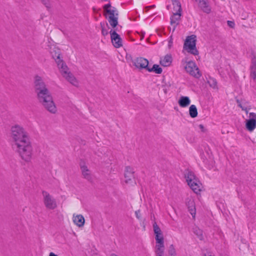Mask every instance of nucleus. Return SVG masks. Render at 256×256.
<instances>
[{
  "label": "nucleus",
  "mask_w": 256,
  "mask_h": 256,
  "mask_svg": "<svg viewBox=\"0 0 256 256\" xmlns=\"http://www.w3.org/2000/svg\"><path fill=\"white\" fill-rule=\"evenodd\" d=\"M134 66L140 69H146L147 70L148 67V61L147 59L144 58H137L134 62Z\"/></svg>",
  "instance_id": "9b49d317"
},
{
  "label": "nucleus",
  "mask_w": 256,
  "mask_h": 256,
  "mask_svg": "<svg viewBox=\"0 0 256 256\" xmlns=\"http://www.w3.org/2000/svg\"><path fill=\"white\" fill-rule=\"evenodd\" d=\"M184 176L188 184L197 180L194 172L192 171L187 170Z\"/></svg>",
  "instance_id": "5701e85b"
},
{
  "label": "nucleus",
  "mask_w": 256,
  "mask_h": 256,
  "mask_svg": "<svg viewBox=\"0 0 256 256\" xmlns=\"http://www.w3.org/2000/svg\"><path fill=\"white\" fill-rule=\"evenodd\" d=\"M186 206L188 211L192 214L193 218H195L196 210L195 208V203L194 200H188L186 201Z\"/></svg>",
  "instance_id": "4468645a"
},
{
  "label": "nucleus",
  "mask_w": 256,
  "mask_h": 256,
  "mask_svg": "<svg viewBox=\"0 0 256 256\" xmlns=\"http://www.w3.org/2000/svg\"><path fill=\"white\" fill-rule=\"evenodd\" d=\"M49 256H58L56 254H54V252H51Z\"/></svg>",
  "instance_id": "a19ab883"
},
{
  "label": "nucleus",
  "mask_w": 256,
  "mask_h": 256,
  "mask_svg": "<svg viewBox=\"0 0 256 256\" xmlns=\"http://www.w3.org/2000/svg\"><path fill=\"white\" fill-rule=\"evenodd\" d=\"M238 106L242 110H246V106H244L242 104H238Z\"/></svg>",
  "instance_id": "58836bf2"
},
{
  "label": "nucleus",
  "mask_w": 256,
  "mask_h": 256,
  "mask_svg": "<svg viewBox=\"0 0 256 256\" xmlns=\"http://www.w3.org/2000/svg\"><path fill=\"white\" fill-rule=\"evenodd\" d=\"M116 30H111L110 34L113 46L116 48H118L122 46V42L120 36L116 33Z\"/></svg>",
  "instance_id": "6e6552de"
},
{
  "label": "nucleus",
  "mask_w": 256,
  "mask_h": 256,
  "mask_svg": "<svg viewBox=\"0 0 256 256\" xmlns=\"http://www.w3.org/2000/svg\"><path fill=\"white\" fill-rule=\"evenodd\" d=\"M153 228L154 234L156 235L155 239L157 238L158 237V238H160L161 236H163L162 230L156 222L153 224Z\"/></svg>",
  "instance_id": "b1692460"
},
{
  "label": "nucleus",
  "mask_w": 256,
  "mask_h": 256,
  "mask_svg": "<svg viewBox=\"0 0 256 256\" xmlns=\"http://www.w3.org/2000/svg\"><path fill=\"white\" fill-rule=\"evenodd\" d=\"M182 13L174 12L173 14L170 17V24L173 26L172 32H174L177 26L179 24L180 20Z\"/></svg>",
  "instance_id": "f8f14e48"
},
{
  "label": "nucleus",
  "mask_w": 256,
  "mask_h": 256,
  "mask_svg": "<svg viewBox=\"0 0 256 256\" xmlns=\"http://www.w3.org/2000/svg\"><path fill=\"white\" fill-rule=\"evenodd\" d=\"M246 110H244L245 111L246 113L248 114V110L250 109V108H248L246 107L245 108Z\"/></svg>",
  "instance_id": "ea45409f"
},
{
  "label": "nucleus",
  "mask_w": 256,
  "mask_h": 256,
  "mask_svg": "<svg viewBox=\"0 0 256 256\" xmlns=\"http://www.w3.org/2000/svg\"><path fill=\"white\" fill-rule=\"evenodd\" d=\"M184 68L187 72L196 78H199L202 76L198 68L193 61L188 62Z\"/></svg>",
  "instance_id": "423d86ee"
},
{
  "label": "nucleus",
  "mask_w": 256,
  "mask_h": 256,
  "mask_svg": "<svg viewBox=\"0 0 256 256\" xmlns=\"http://www.w3.org/2000/svg\"><path fill=\"white\" fill-rule=\"evenodd\" d=\"M227 23H228V25L230 27V28H234V22L233 21H230V20H228L227 22Z\"/></svg>",
  "instance_id": "c9c22d12"
},
{
  "label": "nucleus",
  "mask_w": 256,
  "mask_h": 256,
  "mask_svg": "<svg viewBox=\"0 0 256 256\" xmlns=\"http://www.w3.org/2000/svg\"><path fill=\"white\" fill-rule=\"evenodd\" d=\"M193 232L200 240H202V238H203L202 232L200 229L196 227L194 228H193Z\"/></svg>",
  "instance_id": "c85d7f7f"
},
{
  "label": "nucleus",
  "mask_w": 256,
  "mask_h": 256,
  "mask_svg": "<svg viewBox=\"0 0 256 256\" xmlns=\"http://www.w3.org/2000/svg\"><path fill=\"white\" fill-rule=\"evenodd\" d=\"M64 77L68 82L74 86L78 84V82L74 76L70 72L66 74H64Z\"/></svg>",
  "instance_id": "4be33fe9"
},
{
  "label": "nucleus",
  "mask_w": 256,
  "mask_h": 256,
  "mask_svg": "<svg viewBox=\"0 0 256 256\" xmlns=\"http://www.w3.org/2000/svg\"><path fill=\"white\" fill-rule=\"evenodd\" d=\"M178 104L182 108H185L188 106L190 103V100L188 96H182L178 101Z\"/></svg>",
  "instance_id": "6ab92c4d"
},
{
  "label": "nucleus",
  "mask_w": 256,
  "mask_h": 256,
  "mask_svg": "<svg viewBox=\"0 0 256 256\" xmlns=\"http://www.w3.org/2000/svg\"><path fill=\"white\" fill-rule=\"evenodd\" d=\"M147 70L149 72H154L157 74H160L162 72V68L159 65L156 64H154L152 68L148 67Z\"/></svg>",
  "instance_id": "a878e982"
},
{
  "label": "nucleus",
  "mask_w": 256,
  "mask_h": 256,
  "mask_svg": "<svg viewBox=\"0 0 256 256\" xmlns=\"http://www.w3.org/2000/svg\"><path fill=\"white\" fill-rule=\"evenodd\" d=\"M103 9L104 16L112 28H114L118 24V10L115 7L112 6L110 2L103 6Z\"/></svg>",
  "instance_id": "7ed1b4c3"
},
{
  "label": "nucleus",
  "mask_w": 256,
  "mask_h": 256,
  "mask_svg": "<svg viewBox=\"0 0 256 256\" xmlns=\"http://www.w3.org/2000/svg\"><path fill=\"white\" fill-rule=\"evenodd\" d=\"M154 7H155V5H152V6H148V7H146V8H154Z\"/></svg>",
  "instance_id": "37998d69"
},
{
  "label": "nucleus",
  "mask_w": 256,
  "mask_h": 256,
  "mask_svg": "<svg viewBox=\"0 0 256 256\" xmlns=\"http://www.w3.org/2000/svg\"><path fill=\"white\" fill-rule=\"evenodd\" d=\"M164 248H158L156 246L155 252L156 256H163Z\"/></svg>",
  "instance_id": "7c9ffc66"
},
{
  "label": "nucleus",
  "mask_w": 256,
  "mask_h": 256,
  "mask_svg": "<svg viewBox=\"0 0 256 256\" xmlns=\"http://www.w3.org/2000/svg\"><path fill=\"white\" fill-rule=\"evenodd\" d=\"M189 114L191 118H194L198 116V110L195 105L192 104L189 108Z\"/></svg>",
  "instance_id": "bb28decb"
},
{
  "label": "nucleus",
  "mask_w": 256,
  "mask_h": 256,
  "mask_svg": "<svg viewBox=\"0 0 256 256\" xmlns=\"http://www.w3.org/2000/svg\"><path fill=\"white\" fill-rule=\"evenodd\" d=\"M172 62V57L170 54L166 55L163 58L160 60V64L164 66H169Z\"/></svg>",
  "instance_id": "412c9836"
},
{
  "label": "nucleus",
  "mask_w": 256,
  "mask_h": 256,
  "mask_svg": "<svg viewBox=\"0 0 256 256\" xmlns=\"http://www.w3.org/2000/svg\"><path fill=\"white\" fill-rule=\"evenodd\" d=\"M172 2L174 6V10L176 11L175 12L182 13V8L180 2L178 0H172Z\"/></svg>",
  "instance_id": "393cba45"
},
{
  "label": "nucleus",
  "mask_w": 256,
  "mask_h": 256,
  "mask_svg": "<svg viewBox=\"0 0 256 256\" xmlns=\"http://www.w3.org/2000/svg\"><path fill=\"white\" fill-rule=\"evenodd\" d=\"M236 103L238 104H238H242V103L240 102V100H239L238 99H237V100H236Z\"/></svg>",
  "instance_id": "79ce46f5"
},
{
  "label": "nucleus",
  "mask_w": 256,
  "mask_h": 256,
  "mask_svg": "<svg viewBox=\"0 0 256 256\" xmlns=\"http://www.w3.org/2000/svg\"><path fill=\"white\" fill-rule=\"evenodd\" d=\"M42 194L44 197V203L45 206L50 210H54L57 207L56 200L48 192L43 190Z\"/></svg>",
  "instance_id": "39448f33"
},
{
  "label": "nucleus",
  "mask_w": 256,
  "mask_h": 256,
  "mask_svg": "<svg viewBox=\"0 0 256 256\" xmlns=\"http://www.w3.org/2000/svg\"><path fill=\"white\" fill-rule=\"evenodd\" d=\"M250 118L246 120V128L250 132H252L256 128V114L250 112Z\"/></svg>",
  "instance_id": "1a4fd4ad"
},
{
  "label": "nucleus",
  "mask_w": 256,
  "mask_h": 256,
  "mask_svg": "<svg viewBox=\"0 0 256 256\" xmlns=\"http://www.w3.org/2000/svg\"><path fill=\"white\" fill-rule=\"evenodd\" d=\"M100 27H101V28H102V34L104 36L108 35V30L104 28V24L102 23L101 22L100 24Z\"/></svg>",
  "instance_id": "2f4dec72"
},
{
  "label": "nucleus",
  "mask_w": 256,
  "mask_h": 256,
  "mask_svg": "<svg viewBox=\"0 0 256 256\" xmlns=\"http://www.w3.org/2000/svg\"><path fill=\"white\" fill-rule=\"evenodd\" d=\"M172 44V36H170V38L168 40V47L169 48H170Z\"/></svg>",
  "instance_id": "e433bc0d"
},
{
  "label": "nucleus",
  "mask_w": 256,
  "mask_h": 256,
  "mask_svg": "<svg viewBox=\"0 0 256 256\" xmlns=\"http://www.w3.org/2000/svg\"><path fill=\"white\" fill-rule=\"evenodd\" d=\"M56 63L58 68H60V72L63 76L64 74H66L68 73L69 72L68 71V67L62 60H58V61H57Z\"/></svg>",
  "instance_id": "ddd939ff"
},
{
  "label": "nucleus",
  "mask_w": 256,
  "mask_h": 256,
  "mask_svg": "<svg viewBox=\"0 0 256 256\" xmlns=\"http://www.w3.org/2000/svg\"><path fill=\"white\" fill-rule=\"evenodd\" d=\"M188 185L195 193L198 194L200 192L202 184L198 179L192 182L191 184H189Z\"/></svg>",
  "instance_id": "2eb2a0df"
},
{
  "label": "nucleus",
  "mask_w": 256,
  "mask_h": 256,
  "mask_svg": "<svg viewBox=\"0 0 256 256\" xmlns=\"http://www.w3.org/2000/svg\"><path fill=\"white\" fill-rule=\"evenodd\" d=\"M10 132L12 149L22 160L26 162L30 161L32 148L28 133L18 124L12 126Z\"/></svg>",
  "instance_id": "f257e3e1"
},
{
  "label": "nucleus",
  "mask_w": 256,
  "mask_h": 256,
  "mask_svg": "<svg viewBox=\"0 0 256 256\" xmlns=\"http://www.w3.org/2000/svg\"><path fill=\"white\" fill-rule=\"evenodd\" d=\"M73 222L78 227H82L84 226L85 220L84 217L82 214H78L76 216H74Z\"/></svg>",
  "instance_id": "f3484780"
},
{
  "label": "nucleus",
  "mask_w": 256,
  "mask_h": 256,
  "mask_svg": "<svg viewBox=\"0 0 256 256\" xmlns=\"http://www.w3.org/2000/svg\"><path fill=\"white\" fill-rule=\"evenodd\" d=\"M110 256H118L116 254H111Z\"/></svg>",
  "instance_id": "c03bdc74"
},
{
  "label": "nucleus",
  "mask_w": 256,
  "mask_h": 256,
  "mask_svg": "<svg viewBox=\"0 0 256 256\" xmlns=\"http://www.w3.org/2000/svg\"><path fill=\"white\" fill-rule=\"evenodd\" d=\"M134 171L131 167L127 166L125 168L124 178L125 182L128 184L134 185L136 184Z\"/></svg>",
  "instance_id": "0eeeda50"
},
{
  "label": "nucleus",
  "mask_w": 256,
  "mask_h": 256,
  "mask_svg": "<svg viewBox=\"0 0 256 256\" xmlns=\"http://www.w3.org/2000/svg\"><path fill=\"white\" fill-rule=\"evenodd\" d=\"M135 214H136V218H138V220H140L141 219V216H140V210H138L136 211L135 212Z\"/></svg>",
  "instance_id": "f704fd0d"
},
{
  "label": "nucleus",
  "mask_w": 256,
  "mask_h": 256,
  "mask_svg": "<svg viewBox=\"0 0 256 256\" xmlns=\"http://www.w3.org/2000/svg\"><path fill=\"white\" fill-rule=\"evenodd\" d=\"M34 90L36 94L37 99L42 106L50 112L54 114L57 108L54 102L51 93L42 77L36 76L34 78Z\"/></svg>",
  "instance_id": "f03ea898"
},
{
  "label": "nucleus",
  "mask_w": 256,
  "mask_h": 256,
  "mask_svg": "<svg viewBox=\"0 0 256 256\" xmlns=\"http://www.w3.org/2000/svg\"><path fill=\"white\" fill-rule=\"evenodd\" d=\"M198 6L202 11L206 13L209 14L211 11L210 8L206 0H200Z\"/></svg>",
  "instance_id": "a211bd4d"
},
{
  "label": "nucleus",
  "mask_w": 256,
  "mask_h": 256,
  "mask_svg": "<svg viewBox=\"0 0 256 256\" xmlns=\"http://www.w3.org/2000/svg\"><path fill=\"white\" fill-rule=\"evenodd\" d=\"M80 166L84 178L88 181L92 182V178L90 172L88 169L87 166L86 165L85 162L83 161H81L80 162Z\"/></svg>",
  "instance_id": "9d476101"
},
{
  "label": "nucleus",
  "mask_w": 256,
  "mask_h": 256,
  "mask_svg": "<svg viewBox=\"0 0 256 256\" xmlns=\"http://www.w3.org/2000/svg\"><path fill=\"white\" fill-rule=\"evenodd\" d=\"M176 254H173L172 255H170V256H176Z\"/></svg>",
  "instance_id": "a18cd8bd"
},
{
  "label": "nucleus",
  "mask_w": 256,
  "mask_h": 256,
  "mask_svg": "<svg viewBox=\"0 0 256 256\" xmlns=\"http://www.w3.org/2000/svg\"><path fill=\"white\" fill-rule=\"evenodd\" d=\"M199 128L201 130L202 132H205L206 130H205L204 128V126L202 124H200L199 125Z\"/></svg>",
  "instance_id": "4c0bfd02"
},
{
  "label": "nucleus",
  "mask_w": 256,
  "mask_h": 256,
  "mask_svg": "<svg viewBox=\"0 0 256 256\" xmlns=\"http://www.w3.org/2000/svg\"><path fill=\"white\" fill-rule=\"evenodd\" d=\"M196 38L195 35L188 36L185 40L184 46V48L188 50V52L195 56L198 54V51L196 48Z\"/></svg>",
  "instance_id": "20e7f679"
},
{
  "label": "nucleus",
  "mask_w": 256,
  "mask_h": 256,
  "mask_svg": "<svg viewBox=\"0 0 256 256\" xmlns=\"http://www.w3.org/2000/svg\"><path fill=\"white\" fill-rule=\"evenodd\" d=\"M250 76L254 80H256V56L254 54L252 58Z\"/></svg>",
  "instance_id": "dca6fc26"
},
{
  "label": "nucleus",
  "mask_w": 256,
  "mask_h": 256,
  "mask_svg": "<svg viewBox=\"0 0 256 256\" xmlns=\"http://www.w3.org/2000/svg\"><path fill=\"white\" fill-rule=\"evenodd\" d=\"M156 247L158 248H164V238L163 236H161L160 238H158L156 239Z\"/></svg>",
  "instance_id": "cd10ccee"
},
{
  "label": "nucleus",
  "mask_w": 256,
  "mask_h": 256,
  "mask_svg": "<svg viewBox=\"0 0 256 256\" xmlns=\"http://www.w3.org/2000/svg\"><path fill=\"white\" fill-rule=\"evenodd\" d=\"M50 53L52 58L55 60L56 62H57V61H58V60H62L60 58V50L58 48L56 47L54 48L51 50Z\"/></svg>",
  "instance_id": "aec40b11"
},
{
  "label": "nucleus",
  "mask_w": 256,
  "mask_h": 256,
  "mask_svg": "<svg viewBox=\"0 0 256 256\" xmlns=\"http://www.w3.org/2000/svg\"><path fill=\"white\" fill-rule=\"evenodd\" d=\"M41 2L47 8H50V4L48 0H41Z\"/></svg>",
  "instance_id": "72a5a7b5"
},
{
  "label": "nucleus",
  "mask_w": 256,
  "mask_h": 256,
  "mask_svg": "<svg viewBox=\"0 0 256 256\" xmlns=\"http://www.w3.org/2000/svg\"><path fill=\"white\" fill-rule=\"evenodd\" d=\"M169 255H172L173 254H176V250L173 244H171L168 250Z\"/></svg>",
  "instance_id": "473e14b6"
},
{
  "label": "nucleus",
  "mask_w": 256,
  "mask_h": 256,
  "mask_svg": "<svg viewBox=\"0 0 256 256\" xmlns=\"http://www.w3.org/2000/svg\"><path fill=\"white\" fill-rule=\"evenodd\" d=\"M210 86L214 88H217V82L216 79L210 78L208 80Z\"/></svg>",
  "instance_id": "c756f323"
}]
</instances>
